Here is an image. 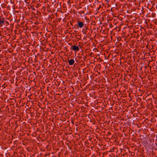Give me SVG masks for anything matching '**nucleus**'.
<instances>
[{
    "label": "nucleus",
    "instance_id": "5",
    "mask_svg": "<svg viewBox=\"0 0 157 157\" xmlns=\"http://www.w3.org/2000/svg\"><path fill=\"white\" fill-rule=\"evenodd\" d=\"M4 24L5 26H7L9 25V23L8 21H6V20L5 21L4 20Z\"/></svg>",
    "mask_w": 157,
    "mask_h": 157
},
{
    "label": "nucleus",
    "instance_id": "12",
    "mask_svg": "<svg viewBox=\"0 0 157 157\" xmlns=\"http://www.w3.org/2000/svg\"><path fill=\"white\" fill-rule=\"evenodd\" d=\"M113 151H114V150H113ZM110 151L112 152V151Z\"/></svg>",
    "mask_w": 157,
    "mask_h": 157
},
{
    "label": "nucleus",
    "instance_id": "11",
    "mask_svg": "<svg viewBox=\"0 0 157 157\" xmlns=\"http://www.w3.org/2000/svg\"><path fill=\"white\" fill-rule=\"evenodd\" d=\"M100 7H101V5H100V6H99V7L98 8V9H99V8H100Z\"/></svg>",
    "mask_w": 157,
    "mask_h": 157
},
{
    "label": "nucleus",
    "instance_id": "9",
    "mask_svg": "<svg viewBox=\"0 0 157 157\" xmlns=\"http://www.w3.org/2000/svg\"><path fill=\"white\" fill-rule=\"evenodd\" d=\"M141 100V99L140 98H138L137 99V101L140 102Z\"/></svg>",
    "mask_w": 157,
    "mask_h": 157
},
{
    "label": "nucleus",
    "instance_id": "4",
    "mask_svg": "<svg viewBox=\"0 0 157 157\" xmlns=\"http://www.w3.org/2000/svg\"><path fill=\"white\" fill-rule=\"evenodd\" d=\"M68 63L70 65H73L75 63V60L74 59H71L69 60H68Z\"/></svg>",
    "mask_w": 157,
    "mask_h": 157
},
{
    "label": "nucleus",
    "instance_id": "13",
    "mask_svg": "<svg viewBox=\"0 0 157 157\" xmlns=\"http://www.w3.org/2000/svg\"><path fill=\"white\" fill-rule=\"evenodd\" d=\"M37 6H39V5H38Z\"/></svg>",
    "mask_w": 157,
    "mask_h": 157
},
{
    "label": "nucleus",
    "instance_id": "6",
    "mask_svg": "<svg viewBox=\"0 0 157 157\" xmlns=\"http://www.w3.org/2000/svg\"><path fill=\"white\" fill-rule=\"evenodd\" d=\"M45 8H47V10L48 11H49L50 10H49L50 9V6L49 5H48V6H47L46 7H44V9Z\"/></svg>",
    "mask_w": 157,
    "mask_h": 157
},
{
    "label": "nucleus",
    "instance_id": "8",
    "mask_svg": "<svg viewBox=\"0 0 157 157\" xmlns=\"http://www.w3.org/2000/svg\"><path fill=\"white\" fill-rule=\"evenodd\" d=\"M25 2L27 4H29L30 3V0H25Z\"/></svg>",
    "mask_w": 157,
    "mask_h": 157
},
{
    "label": "nucleus",
    "instance_id": "1",
    "mask_svg": "<svg viewBox=\"0 0 157 157\" xmlns=\"http://www.w3.org/2000/svg\"><path fill=\"white\" fill-rule=\"evenodd\" d=\"M70 49L75 51H78L79 50V47L75 45L72 46L71 48Z\"/></svg>",
    "mask_w": 157,
    "mask_h": 157
},
{
    "label": "nucleus",
    "instance_id": "2",
    "mask_svg": "<svg viewBox=\"0 0 157 157\" xmlns=\"http://www.w3.org/2000/svg\"><path fill=\"white\" fill-rule=\"evenodd\" d=\"M5 18L2 17H0V27H2L4 24V20Z\"/></svg>",
    "mask_w": 157,
    "mask_h": 157
},
{
    "label": "nucleus",
    "instance_id": "7",
    "mask_svg": "<svg viewBox=\"0 0 157 157\" xmlns=\"http://www.w3.org/2000/svg\"><path fill=\"white\" fill-rule=\"evenodd\" d=\"M151 17H154L156 16V14L155 13L152 12L151 14Z\"/></svg>",
    "mask_w": 157,
    "mask_h": 157
},
{
    "label": "nucleus",
    "instance_id": "3",
    "mask_svg": "<svg viewBox=\"0 0 157 157\" xmlns=\"http://www.w3.org/2000/svg\"><path fill=\"white\" fill-rule=\"evenodd\" d=\"M78 26L80 28H82L84 26V24L83 22L78 21Z\"/></svg>",
    "mask_w": 157,
    "mask_h": 157
},
{
    "label": "nucleus",
    "instance_id": "10",
    "mask_svg": "<svg viewBox=\"0 0 157 157\" xmlns=\"http://www.w3.org/2000/svg\"><path fill=\"white\" fill-rule=\"evenodd\" d=\"M155 102L157 104V99L155 101Z\"/></svg>",
    "mask_w": 157,
    "mask_h": 157
}]
</instances>
